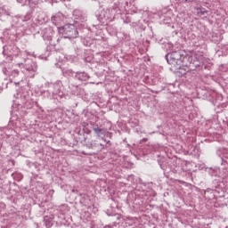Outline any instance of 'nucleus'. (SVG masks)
<instances>
[{
	"label": "nucleus",
	"instance_id": "1",
	"mask_svg": "<svg viewBox=\"0 0 228 228\" xmlns=\"http://www.w3.org/2000/svg\"><path fill=\"white\" fill-rule=\"evenodd\" d=\"M197 12H198V14H200V15H206V13L208 12V11L202 8H197Z\"/></svg>",
	"mask_w": 228,
	"mask_h": 228
},
{
	"label": "nucleus",
	"instance_id": "2",
	"mask_svg": "<svg viewBox=\"0 0 228 228\" xmlns=\"http://www.w3.org/2000/svg\"><path fill=\"white\" fill-rule=\"evenodd\" d=\"M94 133H96V134H99V133H101L102 129L99 128V126H96V127H94Z\"/></svg>",
	"mask_w": 228,
	"mask_h": 228
}]
</instances>
